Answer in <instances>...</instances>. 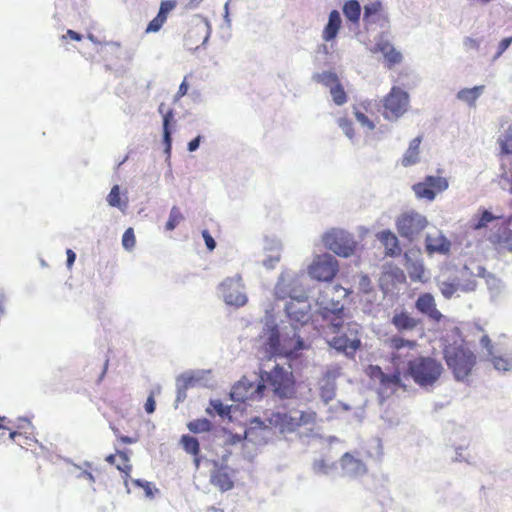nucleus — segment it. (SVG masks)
I'll return each mask as SVG.
<instances>
[{
  "mask_svg": "<svg viewBox=\"0 0 512 512\" xmlns=\"http://www.w3.org/2000/svg\"><path fill=\"white\" fill-rule=\"evenodd\" d=\"M346 318L344 305L333 299L330 301L321 300L315 313V321L319 324L322 332L326 336L334 335L328 339V344L345 354H354L361 346L358 331L349 328V334L339 335L345 325Z\"/></svg>",
  "mask_w": 512,
  "mask_h": 512,
  "instance_id": "f257e3e1",
  "label": "nucleus"
},
{
  "mask_svg": "<svg viewBox=\"0 0 512 512\" xmlns=\"http://www.w3.org/2000/svg\"><path fill=\"white\" fill-rule=\"evenodd\" d=\"M267 426L277 429L280 433H293L303 426H313L317 421V413L308 409L305 411L295 408L273 411L266 418Z\"/></svg>",
  "mask_w": 512,
  "mask_h": 512,
  "instance_id": "f03ea898",
  "label": "nucleus"
},
{
  "mask_svg": "<svg viewBox=\"0 0 512 512\" xmlns=\"http://www.w3.org/2000/svg\"><path fill=\"white\" fill-rule=\"evenodd\" d=\"M269 389L274 396L280 399H290L296 394L295 379L292 372L276 365L269 372H262L260 382L258 383V391Z\"/></svg>",
  "mask_w": 512,
  "mask_h": 512,
  "instance_id": "7ed1b4c3",
  "label": "nucleus"
},
{
  "mask_svg": "<svg viewBox=\"0 0 512 512\" xmlns=\"http://www.w3.org/2000/svg\"><path fill=\"white\" fill-rule=\"evenodd\" d=\"M444 359L458 381L466 380L477 363L475 353L464 345H448L444 349Z\"/></svg>",
  "mask_w": 512,
  "mask_h": 512,
  "instance_id": "20e7f679",
  "label": "nucleus"
},
{
  "mask_svg": "<svg viewBox=\"0 0 512 512\" xmlns=\"http://www.w3.org/2000/svg\"><path fill=\"white\" fill-rule=\"evenodd\" d=\"M443 366L441 362L431 357H417L409 362L406 375L410 376L420 386L432 385L441 376Z\"/></svg>",
  "mask_w": 512,
  "mask_h": 512,
  "instance_id": "39448f33",
  "label": "nucleus"
},
{
  "mask_svg": "<svg viewBox=\"0 0 512 512\" xmlns=\"http://www.w3.org/2000/svg\"><path fill=\"white\" fill-rule=\"evenodd\" d=\"M386 346L390 352V361L395 369H400L415 359V353L418 348L416 340H408L394 335L386 340Z\"/></svg>",
  "mask_w": 512,
  "mask_h": 512,
  "instance_id": "423d86ee",
  "label": "nucleus"
},
{
  "mask_svg": "<svg viewBox=\"0 0 512 512\" xmlns=\"http://www.w3.org/2000/svg\"><path fill=\"white\" fill-rule=\"evenodd\" d=\"M396 229L402 238L416 239L427 227V218L414 210L403 212L396 219Z\"/></svg>",
  "mask_w": 512,
  "mask_h": 512,
  "instance_id": "0eeeda50",
  "label": "nucleus"
},
{
  "mask_svg": "<svg viewBox=\"0 0 512 512\" xmlns=\"http://www.w3.org/2000/svg\"><path fill=\"white\" fill-rule=\"evenodd\" d=\"M324 245L341 257L351 256L356 249L353 236L340 229H332L323 236Z\"/></svg>",
  "mask_w": 512,
  "mask_h": 512,
  "instance_id": "6e6552de",
  "label": "nucleus"
},
{
  "mask_svg": "<svg viewBox=\"0 0 512 512\" xmlns=\"http://www.w3.org/2000/svg\"><path fill=\"white\" fill-rule=\"evenodd\" d=\"M409 106V95L397 86H393L383 99V116L388 120L400 118Z\"/></svg>",
  "mask_w": 512,
  "mask_h": 512,
  "instance_id": "1a4fd4ad",
  "label": "nucleus"
},
{
  "mask_svg": "<svg viewBox=\"0 0 512 512\" xmlns=\"http://www.w3.org/2000/svg\"><path fill=\"white\" fill-rule=\"evenodd\" d=\"M339 270L337 260L329 255H318L309 266V275L318 281H331Z\"/></svg>",
  "mask_w": 512,
  "mask_h": 512,
  "instance_id": "9d476101",
  "label": "nucleus"
},
{
  "mask_svg": "<svg viewBox=\"0 0 512 512\" xmlns=\"http://www.w3.org/2000/svg\"><path fill=\"white\" fill-rule=\"evenodd\" d=\"M219 287L226 304L240 307L247 303L241 275L226 278Z\"/></svg>",
  "mask_w": 512,
  "mask_h": 512,
  "instance_id": "9b49d317",
  "label": "nucleus"
},
{
  "mask_svg": "<svg viewBox=\"0 0 512 512\" xmlns=\"http://www.w3.org/2000/svg\"><path fill=\"white\" fill-rule=\"evenodd\" d=\"M448 188V181L440 176H426L422 182L412 186V190L419 199L433 201L438 193Z\"/></svg>",
  "mask_w": 512,
  "mask_h": 512,
  "instance_id": "f8f14e48",
  "label": "nucleus"
},
{
  "mask_svg": "<svg viewBox=\"0 0 512 512\" xmlns=\"http://www.w3.org/2000/svg\"><path fill=\"white\" fill-rule=\"evenodd\" d=\"M315 80L329 88L333 102L336 105L341 106L347 102V94L336 73L324 71L315 75Z\"/></svg>",
  "mask_w": 512,
  "mask_h": 512,
  "instance_id": "ddd939ff",
  "label": "nucleus"
},
{
  "mask_svg": "<svg viewBox=\"0 0 512 512\" xmlns=\"http://www.w3.org/2000/svg\"><path fill=\"white\" fill-rule=\"evenodd\" d=\"M288 318L295 324H305L309 318L310 304L304 298H291L285 306Z\"/></svg>",
  "mask_w": 512,
  "mask_h": 512,
  "instance_id": "4468645a",
  "label": "nucleus"
},
{
  "mask_svg": "<svg viewBox=\"0 0 512 512\" xmlns=\"http://www.w3.org/2000/svg\"><path fill=\"white\" fill-rule=\"evenodd\" d=\"M480 345L486 350L488 361L498 371H509L512 368V358L496 355L495 346L491 338L487 334H483L480 338Z\"/></svg>",
  "mask_w": 512,
  "mask_h": 512,
  "instance_id": "2eb2a0df",
  "label": "nucleus"
},
{
  "mask_svg": "<svg viewBox=\"0 0 512 512\" xmlns=\"http://www.w3.org/2000/svg\"><path fill=\"white\" fill-rule=\"evenodd\" d=\"M230 395L231 399L237 402L259 400L263 397L262 391H258V384L255 386L245 378L233 385Z\"/></svg>",
  "mask_w": 512,
  "mask_h": 512,
  "instance_id": "dca6fc26",
  "label": "nucleus"
},
{
  "mask_svg": "<svg viewBox=\"0 0 512 512\" xmlns=\"http://www.w3.org/2000/svg\"><path fill=\"white\" fill-rule=\"evenodd\" d=\"M233 470L228 466L217 465L211 473V483L222 492L231 490L234 486L232 479Z\"/></svg>",
  "mask_w": 512,
  "mask_h": 512,
  "instance_id": "f3484780",
  "label": "nucleus"
},
{
  "mask_svg": "<svg viewBox=\"0 0 512 512\" xmlns=\"http://www.w3.org/2000/svg\"><path fill=\"white\" fill-rule=\"evenodd\" d=\"M415 307L433 321L439 322L443 318L442 313L436 307L434 297L430 293L421 294L415 303Z\"/></svg>",
  "mask_w": 512,
  "mask_h": 512,
  "instance_id": "a211bd4d",
  "label": "nucleus"
},
{
  "mask_svg": "<svg viewBox=\"0 0 512 512\" xmlns=\"http://www.w3.org/2000/svg\"><path fill=\"white\" fill-rule=\"evenodd\" d=\"M176 7L175 0H165L160 4V9L157 16L152 19L147 27L146 33L158 32L167 20L168 14Z\"/></svg>",
  "mask_w": 512,
  "mask_h": 512,
  "instance_id": "6ab92c4d",
  "label": "nucleus"
},
{
  "mask_svg": "<svg viewBox=\"0 0 512 512\" xmlns=\"http://www.w3.org/2000/svg\"><path fill=\"white\" fill-rule=\"evenodd\" d=\"M164 103H161L158 107V111L163 116V142L165 144V152L169 155L172 146V131L170 125L174 121V113L172 109L164 111Z\"/></svg>",
  "mask_w": 512,
  "mask_h": 512,
  "instance_id": "aec40b11",
  "label": "nucleus"
},
{
  "mask_svg": "<svg viewBox=\"0 0 512 512\" xmlns=\"http://www.w3.org/2000/svg\"><path fill=\"white\" fill-rule=\"evenodd\" d=\"M392 325L399 331L414 330L419 324V320L415 319L407 311H396L391 319Z\"/></svg>",
  "mask_w": 512,
  "mask_h": 512,
  "instance_id": "412c9836",
  "label": "nucleus"
},
{
  "mask_svg": "<svg viewBox=\"0 0 512 512\" xmlns=\"http://www.w3.org/2000/svg\"><path fill=\"white\" fill-rule=\"evenodd\" d=\"M375 49L384 55L385 65L388 68H392L402 61V54L397 51L388 41L378 42Z\"/></svg>",
  "mask_w": 512,
  "mask_h": 512,
  "instance_id": "4be33fe9",
  "label": "nucleus"
},
{
  "mask_svg": "<svg viewBox=\"0 0 512 512\" xmlns=\"http://www.w3.org/2000/svg\"><path fill=\"white\" fill-rule=\"evenodd\" d=\"M450 246V242L442 234H437L436 236H426L425 248L429 254L447 253L450 250Z\"/></svg>",
  "mask_w": 512,
  "mask_h": 512,
  "instance_id": "5701e85b",
  "label": "nucleus"
},
{
  "mask_svg": "<svg viewBox=\"0 0 512 512\" xmlns=\"http://www.w3.org/2000/svg\"><path fill=\"white\" fill-rule=\"evenodd\" d=\"M421 142H422L421 136H417L411 140L408 149L406 150V152L404 153V155L401 159L402 166L409 167V166L415 165L419 161Z\"/></svg>",
  "mask_w": 512,
  "mask_h": 512,
  "instance_id": "b1692460",
  "label": "nucleus"
},
{
  "mask_svg": "<svg viewBox=\"0 0 512 512\" xmlns=\"http://www.w3.org/2000/svg\"><path fill=\"white\" fill-rule=\"evenodd\" d=\"M341 23L340 13L337 10L331 11L328 23L323 30L322 38L327 42L334 40L341 27Z\"/></svg>",
  "mask_w": 512,
  "mask_h": 512,
  "instance_id": "393cba45",
  "label": "nucleus"
},
{
  "mask_svg": "<svg viewBox=\"0 0 512 512\" xmlns=\"http://www.w3.org/2000/svg\"><path fill=\"white\" fill-rule=\"evenodd\" d=\"M378 239L386 249V255L397 256L401 253L398 238L394 233L389 230L381 231L378 234Z\"/></svg>",
  "mask_w": 512,
  "mask_h": 512,
  "instance_id": "a878e982",
  "label": "nucleus"
},
{
  "mask_svg": "<svg viewBox=\"0 0 512 512\" xmlns=\"http://www.w3.org/2000/svg\"><path fill=\"white\" fill-rule=\"evenodd\" d=\"M341 466L347 472L355 475L364 474L367 471L365 464L361 460L356 459L349 453H345L342 456Z\"/></svg>",
  "mask_w": 512,
  "mask_h": 512,
  "instance_id": "bb28decb",
  "label": "nucleus"
},
{
  "mask_svg": "<svg viewBox=\"0 0 512 512\" xmlns=\"http://www.w3.org/2000/svg\"><path fill=\"white\" fill-rule=\"evenodd\" d=\"M343 14L347 21L358 25L361 16V6L357 0H348L343 5Z\"/></svg>",
  "mask_w": 512,
  "mask_h": 512,
  "instance_id": "cd10ccee",
  "label": "nucleus"
},
{
  "mask_svg": "<svg viewBox=\"0 0 512 512\" xmlns=\"http://www.w3.org/2000/svg\"><path fill=\"white\" fill-rule=\"evenodd\" d=\"M183 449L193 455L195 457V465L198 467L200 465V459L198 458V455L200 453V445L198 440L195 437L189 436V435H183L180 440Z\"/></svg>",
  "mask_w": 512,
  "mask_h": 512,
  "instance_id": "c85d7f7f",
  "label": "nucleus"
},
{
  "mask_svg": "<svg viewBox=\"0 0 512 512\" xmlns=\"http://www.w3.org/2000/svg\"><path fill=\"white\" fill-rule=\"evenodd\" d=\"M483 90V85L475 86L473 88H464L457 93V98L468 103L470 106H474Z\"/></svg>",
  "mask_w": 512,
  "mask_h": 512,
  "instance_id": "c756f323",
  "label": "nucleus"
},
{
  "mask_svg": "<svg viewBox=\"0 0 512 512\" xmlns=\"http://www.w3.org/2000/svg\"><path fill=\"white\" fill-rule=\"evenodd\" d=\"M408 275L412 281L424 282L425 269L421 262L409 261L406 264Z\"/></svg>",
  "mask_w": 512,
  "mask_h": 512,
  "instance_id": "7c9ffc66",
  "label": "nucleus"
},
{
  "mask_svg": "<svg viewBox=\"0 0 512 512\" xmlns=\"http://www.w3.org/2000/svg\"><path fill=\"white\" fill-rule=\"evenodd\" d=\"M382 11V4L379 1L371 2L364 7L363 20L366 24L376 21L375 17L379 16Z\"/></svg>",
  "mask_w": 512,
  "mask_h": 512,
  "instance_id": "2f4dec72",
  "label": "nucleus"
},
{
  "mask_svg": "<svg viewBox=\"0 0 512 512\" xmlns=\"http://www.w3.org/2000/svg\"><path fill=\"white\" fill-rule=\"evenodd\" d=\"M381 386L384 388H396L401 386V372L400 369H395L392 374H386L382 376L380 380Z\"/></svg>",
  "mask_w": 512,
  "mask_h": 512,
  "instance_id": "473e14b6",
  "label": "nucleus"
},
{
  "mask_svg": "<svg viewBox=\"0 0 512 512\" xmlns=\"http://www.w3.org/2000/svg\"><path fill=\"white\" fill-rule=\"evenodd\" d=\"M117 455L119 463L116 464V468L124 474V480L127 481L132 471V465L130 464L129 457L124 451H117Z\"/></svg>",
  "mask_w": 512,
  "mask_h": 512,
  "instance_id": "72a5a7b5",
  "label": "nucleus"
},
{
  "mask_svg": "<svg viewBox=\"0 0 512 512\" xmlns=\"http://www.w3.org/2000/svg\"><path fill=\"white\" fill-rule=\"evenodd\" d=\"M319 395L325 404H328L336 396V385L334 382L327 381L320 387Z\"/></svg>",
  "mask_w": 512,
  "mask_h": 512,
  "instance_id": "f704fd0d",
  "label": "nucleus"
},
{
  "mask_svg": "<svg viewBox=\"0 0 512 512\" xmlns=\"http://www.w3.org/2000/svg\"><path fill=\"white\" fill-rule=\"evenodd\" d=\"M184 216L180 211V208L177 206H173L170 211L169 219L166 222L165 228L168 231L174 230L181 221H183Z\"/></svg>",
  "mask_w": 512,
  "mask_h": 512,
  "instance_id": "c9c22d12",
  "label": "nucleus"
},
{
  "mask_svg": "<svg viewBox=\"0 0 512 512\" xmlns=\"http://www.w3.org/2000/svg\"><path fill=\"white\" fill-rule=\"evenodd\" d=\"M187 427L193 433H202L210 431L212 424L208 419L202 418L190 421Z\"/></svg>",
  "mask_w": 512,
  "mask_h": 512,
  "instance_id": "e433bc0d",
  "label": "nucleus"
},
{
  "mask_svg": "<svg viewBox=\"0 0 512 512\" xmlns=\"http://www.w3.org/2000/svg\"><path fill=\"white\" fill-rule=\"evenodd\" d=\"M362 108L364 110H366V106L364 104H361L359 106H355L354 107V115L357 119L358 122L361 123V125L363 126H366L368 127L369 129H374L375 127V124L373 123V121H371L364 113V111L362 110Z\"/></svg>",
  "mask_w": 512,
  "mask_h": 512,
  "instance_id": "4c0bfd02",
  "label": "nucleus"
},
{
  "mask_svg": "<svg viewBox=\"0 0 512 512\" xmlns=\"http://www.w3.org/2000/svg\"><path fill=\"white\" fill-rule=\"evenodd\" d=\"M107 202L112 207H122L121 198H120V188L118 185H114L110 193L107 196Z\"/></svg>",
  "mask_w": 512,
  "mask_h": 512,
  "instance_id": "58836bf2",
  "label": "nucleus"
},
{
  "mask_svg": "<svg viewBox=\"0 0 512 512\" xmlns=\"http://www.w3.org/2000/svg\"><path fill=\"white\" fill-rule=\"evenodd\" d=\"M135 243H136V238H135L133 228L126 229V231L124 232V234L122 236L123 247L127 250H131L132 248H134Z\"/></svg>",
  "mask_w": 512,
  "mask_h": 512,
  "instance_id": "ea45409f",
  "label": "nucleus"
},
{
  "mask_svg": "<svg viewBox=\"0 0 512 512\" xmlns=\"http://www.w3.org/2000/svg\"><path fill=\"white\" fill-rule=\"evenodd\" d=\"M501 152L503 154L512 155V131L507 132L502 139L499 140Z\"/></svg>",
  "mask_w": 512,
  "mask_h": 512,
  "instance_id": "a19ab883",
  "label": "nucleus"
},
{
  "mask_svg": "<svg viewBox=\"0 0 512 512\" xmlns=\"http://www.w3.org/2000/svg\"><path fill=\"white\" fill-rule=\"evenodd\" d=\"M495 217L492 215L491 212L484 210L481 215L479 216L477 222L474 224L475 229H480L485 226H487L488 223L493 221Z\"/></svg>",
  "mask_w": 512,
  "mask_h": 512,
  "instance_id": "79ce46f5",
  "label": "nucleus"
},
{
  "mask_svg": "<svg viewBox=\"0 0 512 512\" xmlns=\"http://www.w3.org/2000/svg\"><path fill=\"white\" fill-rule=\"evenodd\" d=\"M440 290L445 298H451L457 292L458 285L452 282H442Z\"/></svg>",
  "mask_w": 512,
  "mask_h": 512,
  "instance_id": "37998d69",
  "label": "nucleus"
},
{
  "mask_svg": "<svg viewBox=\"0 0 512 512\" xmlns=\"http://www.w3.org/2000/svg\"><path fill=\"white\" fill-rule=\"evenodd\" d=\"M338 125L350 139L354 137V128L351 120L348 118H340Z\"/></svg>",
  "mask_w": 512,
  "mask_h": 512,
  "instance_id": "c03bdc74",
  "label": "nucleus"
},
{
  "mask_svg": "<svg viewBox=\"0 0 512 512\" xmlns=\"http://www.w3.org/2000/svg\"><path fill=\"white\" fill-rule=\"evenodd\" d=\"M359 290L362 293L368 294L372 291V283L367 275H361L359 278Z\"/></svg>",
  "mask_w": 512,
  "mask_h": 512,
  "instance_id": "a18cd8bd",
  "label": "nucleus"
},
{
  "mask_svg": "<svg viewBox=\"0 0 512 512\" xmlns=\"http://www.w3.org/2000/svg\"><path fill=\"white\" fill-rule=\"evenodd\" d=\"M211 406L214 411L220 416H226L230 413V408L228 406L223 405L220 400L211 401Z\"/></svg>",
  "mask_w": 512,
  "mask_h": 512,
  "instance_id": "49530a36",
  "label": "nucleus"
},
{
  "mask_svg": "<svg viewBox=\"0 0 512 512\" xmlns=\"http://www.w3.org/2000/svg\"><path fill=\"white\" fill-rule=\"evenodd\" d=\"M511 43H512V36L502 39L498 45V51L495 54L494 59L499 58L508 49V47L510 46Z\"/></svg>",
  "mask_w": 512,
  "mask_h": 512,
  "instance_id": "de8ad7c7",
  "label": "nucleus"
},
{
  "mask_svg": "<svg viewBox=\"0 0 512 512\" xmlns=\"http://www.w3.org/2000/svg\"><path fill=\"white\" fill-rule=\"evenodd\" d=\"M367 374L371 378H377L380 381L382 376L384 375V372L382 371L380 366L370 365L367 369Z\"/></svg>",
  "mask_w": 512,
  "mask_h": 512,
  "instance_id": "09e8293b",
  "label": "nucleus"
},
{
  "mask_svg": "<svg viewBox=\"0 0 512 512\" xmlns=\"http://www.w3.org/2000/svg\"><path fill=\"white\" fill-rule=\"evenodd\" d=\"M203 239L205 241L206 247L209 251H213L216 247V242L214 238L210 235L207 230L202 232Z\"/></svg>",
  "mask_w": 512,
  "mask_h": 512,
  "instance_id": "8fccbe9b",
  "label": "nucleus"
},
{
  "mask_svg": "<svg viewBox=\"0 0 512 512\" xmlns=\"http://www.w3.org/2000/svg\"><path fill=\"white\" fill-rule=\"evenodd\" d=\"M145 411L151 414L155 411V399L153 394H150L145 403Z\"/></svg>",
  "mask_w": 512,
  "mask_h": 512,
  "instance_id": "3c124183",
  "label": "nucleus"
},
{
  "mask_svg": "<svg viewBox=\"0 0 512 512\" xmlns=\"http://www.w3.org/2000/svg\"><path fill=\"white\" fill-rule=\"evenodd\" d=\"M66 37H69L70 39H72L74 41H81L83 38V36L80 33L76 32L74 30H71V29L67 30L66 35H63V38H66Z\"/></svg>",
  "mask_w": 512,
  "mask_h": 512,
  "instance_id": "603ef678",
  "label": "nucleus"
},
{
  "mask_svg": "<svg viewBox=\"0 0 512 512\" xmlns=\"http://www.w3.org/2000/svg\"><path fill=\"white\" fill-rule=\"evenodd\" d=\"M135 483L145 490L147 496H153L151 484L149 482H142L140 480H136Z\"/></svg>",
  "mask_w": 512,
  "mask_h": 512,
  "instance_id": "864d4df0",
  "label": "nucleus"
},
{
  "mask_svg": "<svg viewBox=\"0 0 512 512\" xmlns=\"http://www.w3.org/2000/svg\"><path fill=\"white\" fill-rule=\"evenodd\" d=\"M187 92H188V85H187L186 81L184 80L179 86V89L176 93V98L179 99V98L185 96L187 94Z\"/></svg>",
  "mask_w": 512,
  "mask_h": 512,
  "instance_id": "5fc2aeb1",
  "label": "nucleus"
},
{
  "mask_svg": "<svg viewBox=\"0 0 512 512\" xmlns=\"http://www.w3.org/2000/svg\"><path fill=\"white\" fill-rule=\"evenodd\" d=\"M66 255H67V266H68V268H71L75 262L76 254L73 250L67 249Z\"/></svg>",
  "mask_w": 512,
  "mask_h": 512,
  "instance_id": "6e6d98bb",
  "label": "nucleus"
},
{
  "mask_svg": "<svg viewBox=\"0 0 512 512\" xmlns=\"http://www.w3.org/2000/svg\"><path fill=\"white\" fill-rule=\"evenodd\" d=\"M464 44L469 49H478L479 48V42L473 38H466Z\"/></svg>",
  "mask_w": 512,
  "mask_h": 512,
  "instance_id": "4d7b16f0",
  "label": "nucleus"
},
{
  "mask_svg": "<svg viewBox=\"0 0 512 512\" xmlns=\"http://www.w3.org/2000/svg\"><path fill=\"white\" fill-rule=\"evenodd\" d=\"M200 140H201V136H197L196 138H194L193 140H191V141L188 143V150H189L190 152L195 151V150L199 147Z\"/></svg>",
  "mask_w": 512,
  "mask_h": 512,
  "instance_id": "13d9d810",
  "label": "nucleus"
},
{
  "mask_svg": "<svg viewBox=\"0 0 512 512\" xmlns=\"http://www.w3.org/2000/svg\"><path fill=\"white\" fill-rule=\"evenodd\" d=\"M269 341L272 346H276L279 344V334L276 328L272 330Z\"/></svg>",
  "mask_w": 512,
  "mask_h": 512,
  "instance_id": "bf43d9fd",
  "label": "nucleus"
},
{
  "mask_svg": "<svg viewBox=\"0 0 512 512\" xmlns=\"http://www.w3.org/2000/svg\"><path fill=\"white\" fill-rule=\"evenodd\" d=\"M119 439L124 444H132L136 441L135 439L128 436H120Z\"/></svg>",
  "mask_w": 512,
  "mask_h": 512,
  "instance_id": "052dcab7",
  "label": "nucleus"
},
{
  "mask_svg": "<svg viewBox=\"0 0 512 512\" xmlns=\"http://www.w3.org/2000/svg\"><path fill=\"white\" fill-rule=\"evenodd\" d=\"M81 476L82 477H85L86 479H88L90 482H94L95 479H94V476L92 475V473L88 472V471H83L81 473Z\"/></svg>",
  "mask_w": 512,
  "mask_h": 512,
  "instance_id": "680f3d73",
  "label": "nucleus"
},
{
  "mask_svg": "<svg viewBox=\"0 0 512 512\" xmlns=\"http://www.w3.org/2000/svg\"><path fill=\"white\" fill-rule=\"evenodd\" d=\"M116 457H118L117 453L116 454H110L106 457V461L110 464H115V461H116Z\"/></svg>",
  "mask_w": 512,
  "mask_h": 512,
  "instance_id": "e2e57ef3",
  "label": "nucleus"
},
{
  "mask_svg": "<svg viewBox=\"0 0 512 512\" xmlns=\"http://www.w3.org/2000/svg\"><path fill=\"white\" fill-rule=\"evenodd\" d=\"M340 290V287L339 286H333L331 287L330 289H328L326 292H325V296H329V292H334V291H338Z\"/></svg>",
  "mask_w": 512,
  "mask_h": 512,
  "instance_id": "0e129e2a",
  "label": "nucleus"
},
{
  "mask_svg": "<svg viewBox=\"0 0 512 512\" xmlns=\"http://www.w3.org/2000/svg\"><path fill=\"white\" fill-rule=\"evenodd\" d=\"M264 265H265L266 267H269V268L273 267V264H272V261H271V260H269V261H264Z\"/></svg>",
  "mask_w": 512,
  "mask_h": 512,
  "instance_id": "69168bd1",
  "label": "nucleus"
},
{
  "mask_svg": "<svg viewBox=\"0 0 512 512\" xmlns=\"http://www.w3.org/2000/svg\"><path fill=\"white\" fill-rule=\"evenodd\" d=\"M3 312H4V307H3L2 300L0 299V314H2Z\"/></svg>",
  "mask_w": 512,
  "mask_h": 512,
  "instance_id": "338daca9",
  "label": "nucleus"
}]
</instances>
